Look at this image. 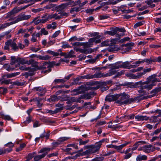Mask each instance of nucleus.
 Here are the masks:
<instances>
[{"instance_id": "f257e3e1", "label": "nucleus", "mask_w": 161, "mask_h": 161, "mask_svg": "<svg viewBox=\"0 0 161 161\" xmlns=\"http://www.w3.org/2000/svg\"><path fill=\"white\" fill-rule=\"evenodd\" d=\"M117 95L118 96V97L115 103L120 106L135 102L137 100H139V98H140L139 97H137L134 98H130L129 95L125 92L117 94Z\"/></svg>"}, {"instance_id": "f03ea898", "label": "nucleus", "mask_w": 161, "mask_h": 161, "mask_svg": "<svg viewBox=\"0 0 161 161\" xmlns=\"http://www.w3.org/2000/svg\"><path fill=\"white\" fill-rule=\"evenodd\" d=\"M154 85L153 84H148L146 83H142L141 85H139V87H140V89L138 90V92L141 94V96H138V97H142V96L148 94L147 92V91H148L152 88L153 86Z\"/></svg>"}, {"instance_id": "7ed1b4c3", "label": "nucleus", "mask_w": 161, "mask_h": 161, "mask_svg": "<svg viewBox=\"0 0 161 161\" xmlns=\"http://www.w3.org/2000/svg\"><path fill=\"white\" fill-rule=\"evenodd\" d=\"M151 70L152 69L151 68L144 69L143 72L137 73L136 75L133 74H129L127 75V77L132 79H140L146 73L150 72Z\"/></svg>"}, {"instance_id": "20e7f679", "label": "nucleus", "mask_w": 161, "mask_h": 161, "mask_svg": "<svg viewBox=\"0 0 161 161\" xmlns=\"http://www.w3.org/2000/svg\"><path fill=\"white\" fill-rule=\"evenodd\" d=\"M17 61L19 63L16 65V67H19L20 66V64H27L28 65L34 64L35 65H37L38 64L37 62L32 59H31L29 61H28L23 58H18Z\"/></svg>"}, {"instance_id": "39448f33", "label": "nucleus", "mask_w": 161, "mask_h": 161, "mask_svg": "<svg viewBox=\"0 0 161 161\" xmlns=\"http://www.w3.org/2000/svg\"><path fill=\"white\" fill-rule=\"evenodd\" d=\"M128 61L122 62V61H119L112 65V67L114 69H118L119 68L127 69L128 67Z\"/></svg>"}, {"instance_id": "423d86ee", "label": "nucleus", "mask_w": 161, "mask_h": 161, "mask_svg": "<svg viewBox=\"0 0 161 161\" xmlns=\"http://www.w3.org/2000/svg\"><path fill=\"white\" fill-rule=\"evenodd\" d=\"M134 44L133 43L130 42L122 44L119 47V49L122 51V53H126L132 49Z\"/></svg>"}, {"instance_id": "0eeeda50", "label": "nucleus", "mask_w": 161, "mask_h": 161, "mask_svg": "<svg viewBox=\"0 0 161 161\" xmlns=\"http://www.w3.org/2000/svg\"><path fill=\"white\" fill-rule=\"evenodd\" d=\"M105 76V74L98 73H96L94 75H91L89 74L86 75L82 76L81 78L83 79H90L95 78L105 77H106Z\"/></svg>"}, {"instance_id": "6e6552de", "label": "nucleus", "mask_w": 161, "mask_h": 161, "mask_svg": "<svg viewBox=\"0 0 161 161\" xmlns=\"http://www.w3.org/2000/svg\"><path fill=\"white\" fill-rule=\"evenodd\" d=\"M161 90V88H156L155 89L152 90L150 93L151 95L147 96H143L142 97H139V99L140 100H142L143 99H147L148 98H150L152 97L155 96L156 94H157L158 92H160Z\"/></svg>"}, {"instance_id": "1a4fd4ad", "label": "nucleus", "mask_w": 161, "mask_h": 161, "mask_svg": "<svg viewBox=\"0 0 161 161\" xmlns=\"http://www.w3.org/2000/svg\"><path fill=\"white\" fill-rule=\"evenodd\" d=\"M31 17V15H26L24 14H21L19 15L16 19L13 22L14 24L16 23L21 21L26 20L29 19Z\"/></svg>"}, {"instance_id": "9d476101", "label": "nucleus", "mask_w": 161, "mask_h": 161, "mask_svg": "<svg viewBox=\"0 0 161 161\" xmlns=\"http://www.w3.org/2000/svg\"><path fill=\"white\" fill-rule=\"evenodd\" d=\"M30 5V4L25 5L24 6H21L19 8H13L10 12L8 14V15H11L17 13L20 11L24 9Z\"/></svg>"}, {"instance_id": "9b49d317", "label": "nucleus", "mask_w": 161, "mask_h": 161, "mask_svg": "<svg viewBox=\"0 0 161 161\" xmlns=\"http://www.w3.org/2000/svg\"><path fill=\"white\" fill-rule=\"evenodd\" d=\"M118 96L117 94L113 95H107L105 98V101L106 102H111L116 101L117 99V97Z\"/></svg>"}, {"instance_id": "f8f14e48", "label": "nucleus", "mask_w": 161, "mask_h": 161, "mask_svg": "<svg viewBox=\"0 0 161 161\" xmlns=\"http://www.w3.org/2000/svg\"><path fill=\"white\" fill-rule=\"evenodd\" d=\"M6 43L7 44H10V46L11 47L12 50L14 51H17L18 50V47L14 41L9 40L6 42Z\"/></svg>"}, {"instance_id": "ddd939ff", "label": "nucleus", "mask_w": 161, "mask_h": 161, "mask_svg": "<svg viewBox=\"0 0 161 161\" xmlns=\"http://www.w3.org/2000/svg\"><path fill=\"white\" fill-rule=\"evenodd\" d=\"M91 154L89 151V149L85 151L82 152L81 153H77L75 156L73 157H68L69 159L71 158L72 159H75L77 158L78 157L80 156H83L87 155L89 154Z\"/></svg>"}, {"instance_id": "4468645a", "label": "nucleus", "mask_w": 161, "mask_h": 161, "mask_svg": "<svg viewBox=\"0 0 161 161\" xmlns=\"http://www.w3.org/2000/svg\"><path fill=\"white\" fill-rule=\"evenodd\" d=\"M60 64L59 63H56L55 62L53 61L52 62L50 63L49 64L47 62H45L43 63V68H46V67H44L45 65L47 66V67H52L55 65H56L57 66H58Z\"/></svg>"}, {"instance_id": "2eb2a0df", "label": "nucleus", "mask_w": 161, "mask_h": 161, "mask_svg": "<svg viewBox=\"0 0 161 161\" xmlns=\"http://www.w3.org/2000/svg\"><path fill=\"white\" fill-rule=\"evenodd\" d=\"M34 89L36 91L40 92L41 93H39L38 95L40 96H42L46 92V90L42 87H37L34 88Z\"/></svg>"}, {"instance_id": "dca6fc26", "label": "nucleus", "mask_w": 161, "mask_h": 161, "mask_svg": "<svg viewBox=\"0 0 161 161\" xmlns=\"http://www.w3.org/2000/svg\"><path fill=\"white\" fill-rule=\"evenodd\" d=\"M151 145H145L143 146V151L145 153H149L153 152Z\"/></svg>"}, {"instance_id": "f3484780", "label": "nucleus", "mask_w": 161, "mask_h": 161, "mask_svg": "<svg viewBox=\"0 0 161 161\" xmlns=\"http://www.w3.org/2000/svg\"><path fill=\"white\" fill-rule=\"evenodd\" d=\"M149 118L146 116L137 115L135 116V119L137 121L147 120Z\"/></svg>"}, {"instance_id": "a211bd4d", "label": "nucleus", "mask_w": 161, "mask_h": 161, "mask_svg": "<svg viewBox=\"0 0 161 161\" xmlns=\"http://www.w3.org/2000/svg\"><path fill=\"white\" fill-rule=\"evenodd\" d=\"M57 26L56 22H53L51 24L47 25L46 28L49 30L50 29L54 30L56 28Z\"/></svg>"}, {"instance_id": "6ab92c4d", "label": "nucleus", "mask_w": 161, "mask_h": 161, "mask_svg": "<svg viewBox=\"0 0 161 161\" xmlns=\"http://www.w3.org/2000/svg\"><path fill=\"white\" fill-rule=\"evenodd\" d=\"M114 69L112 67V69L109 70L108 73L105 74L106 77L110 76L115 74L117 73V71Z\"/></svg>"}, {"instance_id": "aec40b11", "label": "nucleus", "mask_w": 161, "mask_h": 161, "mask_svg": "<svg viewBox=\"0 0 161 161\" xmlns=\"http://www.w3.org/2000/svg\"><path fill=\"white\" fill-rule=\"evenodd\" d=\"M48 16L49 19H58L61 18L62 16L61 15L59 16L57 14H54L49 15H48Z\"/></svg>"}, {"instance_id": "412c9836", "label": "nucleus", "mask_w": 161, "mask_h": 161, "mask_svg": "<svg viewBox=\"0 0 161 161\" xmlns=\"http://www.w3.org/2000/svg\"><path fill=\"white\" fill-rule=\"evenodd\" d=\"M14 24L13 21L10 23H6L3 24H0V30L6 28L11 25Z\"/></svg>"}, {"instance_id": "4be33fe9", "label": "nucleus", "mask_w": 161, "mask_h": 161, "mask_svg": "<svg viewBox=\"0 0 161 161\" xmlns=\"http://www.w3.org/2000/svg\"><path fill=\"white\" fill-rule=\"evenodd\" d=\"M3 68L9 72L13 71L14 69V68H11L9 64H5L3 65Z\"/></svg>"}, {"instance_id": "5701e85b", "label": "nucleus", "mask_w": 161, "mask_h": 161, "mask_svg": "<svg viewBox=\"0 0 161 161\" xmlns=\"http://www.w3.org/2000/svg\"><path fill=\"white\" fill-rule=\"evenodd\" d=\"M105 34H108L112 36H114L115 35H116V36L117 37H119L120 36L119 34H117L114 31L113 29L111 31H107L105 32Z\"/></svg>"}, {"instance_id": "b1692460", "label": "nucleus", "mask_w": 161, "mask_h": 161, "mask_svg": "<svg viewBox=\"0 0 161 161\" xmlns=\"http://www.w3.org/2000/svg\"><path fill=\"white\" fill-rule=\"evenodd\" d=\"M68 5V4L67 3H64L56 7V8L58 10L62 11L66 8Z\"/></svg>"}, {"instance_id": "393cba45", "label": "nucleus", "mask_w": 161, "mask_h": 161, "mask_svg": "<svg viewBox=\"0 0 161 161\" xmlns=\"http://www.w3.org/2000/svg\"><path fill=\"white\" fill-rule=\"evenodd\" d=\"M92 147L89 149L90 153L92 154L97 152L98 150L95 147V145H92Z\"/></svg>"}, {"instance_id": "a878e982", "label": "nucleus", "mask_w": 161, "mask_h": 161, "mask_svg": "<svg viewBox=\"0 0 161 161\" xmlns=\"http://www.w3.org/2000/svg\"><path fill=\"white\" fill-rule=\"evenodd\" d=\"M147 159V157L146 155H139L136 158L137 161H140L142 160H145Z\"/></svg>"}, {"instance_id": "bb28decb", "label": "nucleus", "mask_w": 161, "mask_h": 161, "mask_svg": "<svg viewBox=\"0 0 161 161\" xmlns=\"http://www.w3.org/2000/svg\"><path fill=\"white\" fill-rule=\"evenodd\" d=\"M56 107H58L56 108L55 109L56 111L57 112V113H58L60 111L63 110V104H62L60 103H58L55 105Z\"/></svg>"}, {"instance_id": "cd10ccee", "label": "nucleus", "mask_w": 161, "mask_h": 161, "mask_svg": "<svg viewBox=\"0 0 161 161\" xmlns=\"http://www.w3.org/2000/svg\"><path fill=\"white\" fill-rule=\"evenodd\" d=\"M143 142L142 141H139L137 142L136 143L134 144L133 147L132 148V149L133 150H136L138 147V146L139 145H140L141 144H143Z\"/></svg>"}, {"instance_id": "c85d7f7f", "label": "nucleus", "mask_w": 161, "mask_h": 161, "mask_svg": "<svg viewBox=\"0 0 161 161\" xmlns=\"http://www.w3.org/2000/svg\"><path fill=\"white\" fill-rule=\"evenodd\" d=\"M129 143V142H126L125 143L121 144L119 146H117L115 145V149L117 150L118 151L120 150L121 149L123 148L124 147H125L126 145Z\"/></svg>"}, {"instance_id": "c756f323", "label": "nucleus", "mask_w": 161, "mask_h": 161, "mask_svg": "<svg viewBox=\"0 0 161 161\" xmlns=\"http://www.w3.org/2000/svg\"><path fill=\"white\" fill-rule=\"evenodd\" d=\"M27 3L26 0H14L12 2V4L17 3L18 5H20Z\"/></svg>"}, {"instance_id": "7c9ffc66", "label": "nucleus", "mask_w": 161, "mask_h": 161, "mask_svg": "<svg viewBox=\"0 0 161 161\" xmlns=\"http://www.w3.org/2000/svg\"><path fill=\"white\" fill-rule=\"evenodd\" d=\"M37 58L40 60H46L50 59V57L48 55H46L45 56L38 55L37 56Z\"/></svg>"}, {"instance_id": "2f4dec72", "label": "nucleus", "mask_w": 161, "mask_h": 161, "mask_svg": "<svg viewBox=\"0 0 161 161\" xmlns=\"http://www.w3.org/2000/svg\"><path fill=\"white\" fill-rule=\"evenodd\" d=\"M94 38L95 40V43L96 44L101 42L102 40V36L100 35H97Z\"/></svg>"}, {"instance_id": "473e14b6", "label": "nucleus", "mask_w": 161, "mask_h": 161, "mask_svg": "<svg viewBox=\"0 0 161 161\" xmlns=\"http://www.w3.org/2000/svg\"><path fill=\"white\" fill-rule=\"evenodd\" d=\"M93 92H90L85 94L82 95L84 97V99H90L92 98V95H93Z\"/></svg>"}, {"instance_id": "72a5a7b5", "label": "nucleus", "mask_w": 161, "mask_h": 161, "mask_svg": "<svg viewBox=\"0 0 161 161\" xmlns=\"http://www.w3.org/2000/svg\"><path fill=\"white\" fill-rule=\"evenodd\" d=\"M11 60L10 62V64L11 65H13L15 63H18L17 60L18 59V58H16L15 56H13L11 57Z\"/></svg>"}, {"instance_id": "f704fd0d", "label": "nucleus", "mask_w": 161, "mask_h": 161, "mask_svg": "<svg viewBox=\"0 0 161 161\" xmlns=\"http://www.w3.org/2000/svg\"><path fill=\"white\" fill-rule=\"evenodd\" d=\"M74 50L76 52H80V53H86V50L85 49H82L78 47H74Z\"/></svg>"}, {"instance_id": "c9c22d12", "label": "nucleus", "mask_w": 161, "mask_h": 161, "mask_svg": "<svg viewBox=\"0 0 161 161\" xmlns=\"http://www.w3.org/2000/svg\"><path fill=\"white\" fill-rule=\"evenodd\" d=\"M11 152V149H0V155L10 153Z\"/></svg>"}, {"instance_id": "e433bc0d", "label": "nucleus", "mask_w": 161, "mask_h": 161, "mask_svg": "<svg viewBox=\"0 0 161 161\" xmlns=\"http://www.w3.org/2000/svg\"><path fill=\"white\" fill-rule=\"evenodd\" d=\"M4 146L6 147H9L8 148H6V149H11V152L12 150V148L14 147V145L13 143H12V142H9L8 143L5 144Z\"/></svg>"}, {"instance_id": "4c0bfd02", "label": "nucleus", "mask_w": 161, "mask_h": 161, "mask_svg": "<svg viewBox=\"0 0 161 161\" xmlns=\"http://www.w3.org/2000/svg\"><path fill=\"white\" fill-rule=\"evenodd\" d=\"M142 81H140L135 83L134 84L130 85V87L131 88H135L139 87V85H141Z\"/></svg>"}, {"instance_id": "58836bf2", "label": "nucleus", "mask_w": 161, "mask_h": 161, "mask_svg": "<svg viewBox=\"0 0 161 161\" xmlns=\"http://www.w3.org/2000/svg\"><path fill=\"white\" fill-rule=\"evenodd\" d=\"M143 60L144 63L146 62L148 64H151L153 62H154L153 58H145Z\"/></svg>"}, {"instance_id": "ea45409f", "label": "nucleus", "mask_w": 161, "mask_h": 161, "mask_svg": "<svg viewBox=\"0 0 161 161\" xmlns=\"http://www.w3.org/2000/svg\"><path fill=\"white\" fill-rule=\"evenodd\" d=\"M79 89H75L71 91V92L72 93L73 95H76L82 93V92L79 91Z\"/></svg>"}, {"instance_id": "a19ab883", "label": "nucleus", "mask_w": 161, "mask_h": 161, "mask_svg": "<svg viewBox=\"0 0 161 161\" xmlns=\"http://www.w3.org/2000/svg\"><path fill=\"white\" fill-rule=\"evenodd\" d=\"M48 16H44L42 17V19H41V23H44L49 20Z\"/></svg>"}, {"instance_id": "79ce46f5", "label": "nucleus", "mask_w": 161, "mask_h": 161, "mask_svg": "<svg viewBox=\"0 0 161 161\" xmlns=\"http://www.w3.org/2000/svg\"><path fill=\"white\" fill-rule=\"evenodd\" d=\"M82 46H83V48L85 49H86V48L91 46V44L89 42H82Z\"/></svg>"}, {"instance_id": "37998d69", "label": "nucleus", "mask_w": 161, "mask_h": 161, "mask_svg": "<svg viewBox=\"0 0 161 161\" xmlns=\"http://www.w3.org/2000/svg\"><path fill=\"white\" fill-rule=\"evenodd\" d=\"M66 81V80L64 79H55L53 81L55 84L58 83H64Z\"/></svg>"}, {"instance_id": "c03bdc74", "label": "nucleus", "mask_w": 161, "mask_h": 161, "mask_svg": "<svg viewBox=\"0 0 161 161\" xmlns=\"http://www.w3.org/2000/svg\"><path fill=\"white\" fill-rule=\"evenodd\" d=\"M143 67H140L136 69H132L130 70V71L132 72L135 73L137 72L141 71L142 70H143Z\"/></svg>"}, {"instance_id": "a18cd8bd", "label": "nucleus", "mask_w": 161, "mask_h": 161, "mask_svg": "<svg viewBox=\"0 0 161 161\" xmlns=\"http://www.w3.org/2000/svg\"><path fill=\"white\" fill-rule=\"evenodd\" d=\"M153 1L152 0L146 1L145 3L148 5H149L152 8H153L155 7V5L154 4H153Z\"/></svg>"}, {"instance_id": "49530a36", "label": "nucleus", "mask_w": 161, "mask_h": 161, "mask_svg": "<svg viewBox=\"0 0 161 161\" xmlns=\"http://www.w3.org/2000/svg\"><path fill=\"white\" fill-rule=\"evenodd\" d=\"M159 116H161V113H160L158 115L152 116L150 120H152V122H157L156 119Z\"/></svg>"}, {"instance_id": "de8ad7c7", "label": "nucleus", "mask_w": 161, "mask_h": 161, "mask_svg": "<svg viewBox=\"0 0 161 161\" xmlns=\"http://www.w3.org/2000/svg\"><path fill=\"white\" fill-rule=\"evenodd\" d=\"M156 77V75H152L149 77V78L152 80L153 83L152 84L154 85V86L155 85V84H154V82L156 81H158V80L157 78H154L153 79V78H155Z\"/></svg>"}, {"instance_id": "09e8293b", "label": "nucleus", "mask_w": 161, "mask_h": 161, "mask_svg": "<svg viewBox=\"0 0 161 161\" xmlns=\"http://www.w3.org/2000/svg\"><path fill=\"white\" fill-rule=\"evenodd\" d=\"M82 99H84V97L82 95H81L80 97L77 98L76 97V103H83L84 102V101L81 100Z\"/></svg>"}, {"instance_id": "8fccbe9b", "label": "nucleus", "mask_w": 161, "mask_h": 161, "mask_svg": "<svg viewBox=\"0 0 161 161\" xmlns=\"http://www.w3.org/2000/svg\"><path fill=\"white\" fill-rule=\"evenodd\" d=\"M7 89L6 88H3V87H0V94H5L7 92Z\"/></svg>"}, {"instance_id": "3c124183", "label": "nucleus", "mask_w": 161, "mask_h": 161, "mask_svg": "<svg viewBox=\"0 0 161 161\" xmlns=\"http://www.w3.org/2000/svg\"><path fill=\"white\" fill-rule=\"evenodd\" d=\"M79 141L80 145H85L89 141V140H87L85 141H83L81 139H79Z\"/></svg>"}, {"instance_id": "603ef678", "label": "nucleus", "mask_w": 161, "mask_h": 161, "mask_svg": "<svg viewBox=\"0 0 161 161\" xmlns=\"http://www.w3.org/2000/svg\"><path fill=\"white\" fill-rule=\"evenodd\" d=\"M41 36L42 35V34L44 35H47L48 34V32L46 31L44 28H42L41 29Z\"/></svg>"}, {"instance_id": "864d4df0", "label": "nucleus", "mask_w": 161, "mask_h": 161, "mask_svg": "<svg viewBox=\"0 0 161 161\" xmlns=\"http://www.w3.org/2000/svg\"><path fill=\"white\" fill-rule=\"evenodd\" d=\"M33 21L35 25H38L39 23H41V19H38L37 17L35 18Z\"/></svg>"}, {"instance_id": "5fc2aeb1", "label": "nucleus", "mask_w": 161, "mask_h": 161, "mask_svg": "<svg viewBox=\"0 0 161 161\" xmlns=\"http://www.w3.org/2000/svg\"><path fill=\"white\" fill-rule=\"evenodd\" d=\"M82 42H75L73 43H71V44L74 47H80L82 46Z\"/></svg>"}, {"instance_id": "6e6d98bb", "label": "nucleus", "mask_w": 161, "mask_h": 161, "mask_svg": "<svg viewBox=\"0 0 161 161\" xmlns=\"http://www.w3.org/2000/svg\"><path fill=\"white\" fill-rule=\"evenodd\" d=\"M128 67L127 68L128 69H130V68H135L138 66L136 64H130V63L128 62Z\"/></svg>"}, {"instance_id": "4d7b16f0", "label": "nucleus", "mask_w": 161, "mask_h": 161, "mask_svg": "<svg viewBox=\"0 0 161 161\" xmlns=\"http://www.w3.org/2000/svg\"><path fill=\"white\" fill-rule=\"evenodd\" d=\"M36 153L35 152H33L31 153H30L28 154L27 157V158H28L29 160H31L32 159V158L34 157V155Z\"/></svg>"}, {"instance_id": "13d9d810", "label": "nucleus", "mask_w": 161, "mask_h": 161, "mask_svg": "<svg viewBox=\"0 0 161 161\" xmlns=\"http://www.w3.org/2000/svg\"><path fill=\"white\" fill-rule=\"evenodd\" d=\"M144 23L143 22H140L136 23L135 24L134 26V27L135 28H136L137 27L142 25H143Z\"/></svg>"}, {"instance_id": "bf43d9fd", "label": "nucleus", "mask_w": 161, "mask_h": 161, "mask_svg": "<svg viewBox=\"0 0 161 161\" xmlns=\"http://www.w3.org/2000/svg\"><path fill=\"white\" fill-rule=\"evenodd\" d=\"M130 40V38L128 37H125L120 40V42L121 43H123L126 41H129Z\"/></svg>"}, {"instance_id": "052dcab7", "label": "nucleus", "mask_w": 161, "mask_h": 161, "mask_svg": "<svg viewBox=\"0 0 161 161\" xmlns=\"http://www.w3.org/2000/svg\"><path fill=\"white\" fill-rule=\"evenodd\" d=\"M10 82V80H2L0 82V84L1 85L3 84H5L6 85L9 84Z\"/></svg>"}, {"instance_id": "680f3d73", "label": "nucleus", "mask_w": 161, "mask_h": 161, "mask_svg": "<svg viewBox=\"0 0 161 161\" xmlns=\"http://www.w3.org/2000/svg\"><path fill=\"white\" fill-rule=\"evenodd\" d=\"M2 118L4 119L7 120H12V119L8 115H3L2 116Z\"/></svg>"}, {"instance_id": "e2e57ef3", "label": "nucleus", "mask_w": 161, "mask_h": 161, "mask_svg": "<svg viewBox=\"0 0 161 161\" xmlns=\"http://www.w3.org/2000/svg\"><path fill=\"white\" fill-rule=\"evenodd\" d=\"M63 44L62 46V47L63 48H71V47L67 43L63 42Z\"/></svg>"}, {"instance_id": "0e129e2a", "label": "nucleus", "mask_w": 161, "mask_h": 161, "mask_svg": "<svg viewBox=\"0 0 161 161\" xmlns=\"http://www.w3.org/2000/svg\"><path fill=\"white\" fill-rule=\"evenodd\" d=\"M99 17L100 19L102 20L107 19L109 17V16L107 15H100Z\"/></svg>"}, {"instance_id": "69168bd1", "label": "nucleus", "mask_w": 161, "mask_h": 161, "mask_svg": "<svg viewBox=\"0 0 161 161\" xmlns=\"http://www.w3.org/2000/svg\"><path fill=\"white\" fill-rule=\"evenodd\" d=\"M95 145V147L97 148V149L99 151L102 144L100 143L99 142H96Z\"/></svg>"}, {"instance_id": "338daca9", "label": "nucleus", "mask_w": 161, "mask_h": 161, "mask_svg": "<svg viewBox=\"0 0 161 161\" xmlns=\"http://www.w3.org/2000/svg\"><path fill=\"white\" fill-rule=\"evenodd\" d=\"M27 31L26 29H23V28H20L19 30L17 33V34H19L20 33H25Z\"/></svg>"}, {"instance_id": "774afa93", "label": "nucleus", "mask_w": 161, "mask_h": 161, "mask_svg": "<svg viewBox=\"0 0 161 161\" xmlns=\"http://www.w3.org/2000/svg\"><path fill=\"white\" fill-rule=\"evenodd\" d=\"M122 126L120 125H114L113 130H120V129L122 127Z\"/></svg>"}]
</instances>
